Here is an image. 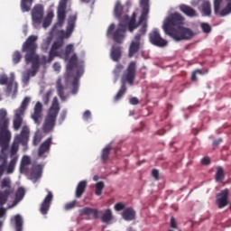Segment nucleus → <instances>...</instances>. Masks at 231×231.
<instances>
[{
    "instance_id": "nucleus-59",
    "label": "nucleus",
    "mask_w": 231,
    "mask_h": 231,
    "mask_svg": "<svg viewBox=\"0 0 231 231\" xmlns=\"http://www.w3.org/2000/svg\"><path fill=\"white\" fill-rule=\"evenodd\" d=\"M152 176L154 178V180H156V181H158V180H160V171L156 169H153L152 171Z\"/></svg>"
},
{
    "instance_id": "nucleus-35",
    "label": "nucleus",
    "mask_w": 231,
    "mask_h": 231,
    "mask_svg": "<svg viewBox=\"0 0 231 231\" xmlns=\"http://www.w3.org/2000/svg\"><path fill=\"white\" fill-rule=\"evenodd\" d=\"M6 162H7V157L6 153L4 152L3 151L0 153V179L3 177V174H5V168L6 167Z\"/></svg>"
},
{
    "instance_id": "nucleus-60",
    "label": "nucleus",
    "mask_w": 231,
    "mask_h": 231,
    "mask_svg": "<svg viewBox=\"0 0 231 231\" xmlns=\"http://www.w3.org/2000/svg\"><path fill=\"white\" fill-rule=\"evenodd\" d=\"M30 77H31L30 74H28L27 72L24 73L23 75V84H28L30 82Z\"/></svg>"
},
{
    "instance_id": "nucleus-9",
    "label": "nucleus",
    "mask_w": 231,
    "mask_h": 231,
    "mask_svg": "<svg viewBox=\"0 0 231 231\" xmlns=\"http://www.w3.org/2000/svg\"><path fill=\"white\" fill-rule=\"evenodd\" d=\"M185 18L180 14H171L163 23L162 29L164 30V33L170 35L176 30L174 27H181L180 25L183 24Z\"/></svg>"
},
{
    "instance_id": "nucleus-61",
    "label": "nucleus",
    "mask_w": 231,
    "mask_h": 231,
    "mask_svg": "<svg viewBox=\"0 0 231 231\" xmlns=\"http://www.w3.org/2000/svg\"><path fill=\"white\" fill-rule=\"evenodd\" d=\"M89 118H91V111L87 110L83 114V120L88 121V120H89Z\"/></svg>"
},
{
    "instance_id": "nucleus-50",
    "label": "nucleus",
    "mask_w": 231,
    "mask_h": 231,
    "mask_svg": "<svg viewBox=\"0 0 231 231\" xmlns=\"http://www.w3.org/2000/svg\"><path fill=\"white\" fill-rule=\"evenodd\" d=\"M122 69H124V65L122 64H117L113 71L116 79H118V77H120V73H122Z\"/></svg>"
},
{
    "instance_id": "nucleus-10",
    "label": "nucleus",
    "mask_w": 231,
    "mask_h": 231,
    "mask_svg": "<svg viewBox=\"0 0 231 231\" xmlns=\"http://www.w3.org/2000/svg\"><path fill=\"white\" fill-rule=\"evenodd\" d=\"M214 14L218 17H226L231 14V0H214Z\"/></svg>"
},
{
    "instance_id": "nucleus-44",
    "label": "nucleus",
    "mask_w": 231,
    "mask_h": 231,
    "mask_svg": "<svg viewBox=\"0 0 231 231\" xmlns=\"http://www.w3.org/2000/svg\"><path fill=\"white\" fill-rule=\"evenodd\" d=\"M215 180L217 182L225 180V171L221 167L217 168Z\"/></svg>"
},
{
    "instance_id": "nucleus-51",
    "label": "nucleus",
    "mask_w": 231,
    "mask_h": 231,
    "mask_svg": "<svg viewBox=\"0 0 231 231\" xmlns=\"http://www.w3.org/2000/svg\"><path fill=\"white\" fill-rule=\"evenodd\" d=\"M78 204H79V201L72 200L71 202H68L67 204H65L64 209L65 210H73V208H75V207H77Z\"/></svg>"
},
{
    "instance_id": "nucleus-28",
    "label": "nucleus",
    "mask_w": 231,
    "mask_h": 231,
    "mask_svg": "<svg viewBox=\"0 0 231 231\" xmlns=\"http://www.w3.org/2000/svg\"><path fill=\"white\" fill-rule=\"evenodd\" d=\"M32 63V69L27 71L29 77H35L39 69L41 68V60H32L29 61V64Z\"/></svg>"
},
{
    "instance_id": "nucleus-24",
    "label": "nucleus",
    "mask_w": 231,
    "mask_h": 231,
    "mask_svg": "<svg viewBox=\"0 0 231 231\" xmlns=\"http://www.w3.org/2000/svg\"><path fill=\"white\" fill-rule=\"evenodd\" d=\"M42 176V166L41 164H32L31 171V180L35 183Z\"/></svg>"
},
{
    "instance_id": "nucleus-20",
    "label": "nucleus",
    "mask_w": 231,
    "mask_h": 231,
    "mask_svg": "<svg viewBox=\"0 0 231 231\" xmlns=\"http://www.w3.org/2000/svg\"><path fill=\"white\" fill-rule=\"evenodd\" d=\"M32 118L33 122L37 124V125L41 124V120L42 119V102L38 101L34 106Z\"/></svg>"
},
{
    "instance_id": "nucleus-45",
    "label": "nucleus",
    "mask_w": 231,
    "mask_h": 231,
    "mask_svg": "<svg viewBox=\"0 0 231 231\" xmlns=\"http://www.w3.org/2000/svg\"><path fill=\"white\" fill-rule=\"evenodd\" d=\"M24 194H25V191H24V188H18V189L16 190V193H15V201L18 203L19 201H22L23 198H24Z\"/></svg>"
},
{
    "instance_id": "nucleus-3",
    "label": "nucleus",
    "mask_w": 231,
    "mask_h": 231,
    "mask_svg": "<svg viewBox=\"0 0 231 231\" xmlns=\"http://www.w3.org/2000/svg\"><path fill=\"white\" fill-rule=\"evenodd\" d=\"M12 140V132L10 131V118L6 109H0V147H8Z\"/></svg>"
},
{
    "instance_id": "nucleus-29",
    "label": "nucleus",
    "mask_w": 231,
    "mask_h": 231,
    "mask_svg": "<svg viewBox=\"0 0 231 231\" xmlns=\"http://www.w3.org/2000/svg\"><path fill=\"white\" fill-rule=\"evenodd\" d=\"M80 216H92L94 219H98V209L91 208H83L79 210Z\"/></svg>"
},
{
    "instance_id": "nucleus-46",
    "label": "nucleus",
    "mask_w": 231,
    "mask_h": 231,
    "mask_svg": "<svg viewBox=\"0 0 231 231\" xmlns=\"http://www.w3.org/2000/svg\"><path fill=\"white\" fill-rule=\"evenodd\" d=\"M51 95H53V89H49L43 96H42V102L45 106L50 104V98H51Z\"/></svg>"
},
{
    "instance_id": "nucleus-31",
    "label": "nucleus",
    "mask_w": 231,
    "mask_h": 231,
    "mask_svg": "<svg viewBox=\"0 0 231 231\" xmlns=\"http://www.w3.org/2000/svg\"><path fill=\"white\" fill-rule=\"evenodd\" d=\"M0 189L4 190H8L9 194L14 193V189H12V180L10 179V177H5L1 180Z\"/></svg>"
},
{
    "instance_id": "nucleus-17",
    "label": "nucleus",
    "mask_w": 231,
    "mask_h": 231,
    "mask_svg": "<svg viewBox=\"0 0 231 231\" xmlns=\"http://www.w3.org/2000/svg\"><path fill=\"white\" fill-rule=\"evenodd\" d=\"M53 138H47L39 147L38 149V156L39 158H46V154H50V149H51V142Z\"/></svg>"
},
{
    "instance_id": "nucleus-7",
    "label": "nucleus",
    "mask_w": 231,
    "mask_h": 231,
    "mask_svg": "<svg viewBox=\"0 0 231 231\" xmlns=\"http://www.w3.org/2000/svg\"><path fill=\"white\" fill-rule=\"evenodd\" d=\"M22 51L26 53L24 56L26 64H30V60H41L37 54V36H29L22 46Z\"/></svg>"
},
{
    "instance_id": "nucleus-5",
    "label": "nucleus",
    "mask_w": 231,
    "mask_h": 231,
    "mask_svg": "<svg viewBox=\"0 0 231 231\" xmlns=\"http://www.w3.org/2000/svg\"><path fill=\"white\" fill-rule=\"evenodd\" d=\"M77 23V14H73L69 16L67 31H60L59 37L60 39L53 42L51 51L54 53H59V50L64 46V39H69L71 37V33H73L75 30V24Z\"/></svg>"
},
{
    "instance_id": "nucleus-37",
    "label": "nucleus",
    "mask_w": 231,
    "mask_h": 231,
    "mask_svg": "<svg viewBox=\"0 0 231 231\" xmlns=\"http://www.w3.org/2000/svg\"><path fill=\"white\" fill-rule=\"evenodd\" d=\"M111 146H106L101 152V162L102 163H107L109 160V154H111Z\"/></svg>"
},
{
    "instance_id": "nucleus-42",
    "label": "nucleus",
    "mask_w": 231,
    "mask_h": 231,
    "mask_svg": "<svg viewBox=\"0 0 231 231\" xmlns=\"http://www.w3.org/2000/svg\"><path fill=\"white\" fill-rule=\"evenodd\" d=\"M51 21H53V13H48L46 17L43 19L42 28H49L51 24Z\"/></svg>"
},
{
    "instance_id": "nucleus-6",
    "label": "nucleus",
    "mask_w": 231,
    "mask_h": 231,
    "mask_svg": "<svg viewBox=\"0 0 231 231\" xmlns=\"http://www.w3.org/2000/svg\"><path fill=\"white\" fill-rule=\"evenodd\" d=\"M150 0H139L140 8H142L141 16L139 18L138 23H136V13L134 12L131 18L128 21V30L131 33L140 26V24H143L144 21H147V17L149 15V12L151 10V5H149Z\"/></svg>"
},
{
    "instance_id": "nucleus-39",
    "label": "nucleus",
    "mask_w": 231,
    "mask_h": 231,
    "mask_svg": "<svg viewBox=\"0 0 231 231\" xmlns=\"http://www.w3.org/2000/svg\"><path fill=\"white\" fill-rule=\"evenodd\" d=\"M18 158H19L18 156H15L11 159V161L7 166V169H6L7 174H14V171H15V165H17Z\"/></svg>"
},
{
    "instance_id": "nucleus-40",
    "label": "nucleus",
    "mask_w": 231,
    "mask_h": 231,
    "mask_svg": "<svg viewBox=\"0 0 231 231\" xmlns=\"http://www.w3.org/2000/svg\"><path fill=\"white\" fill-rule=\"evenodd\" d=\"M10 194L11 193L9 190L0 191V207L6 205L8 198H10Z\"/></svg>"
},
{
    "instance_id": "nucleus-22",
    "label": "nucleus",
    "mask_w": 231,
    "mask_h": 231,
    "mask_svg": "<svg viewBox=\"0 0 231 231\" xmlns=\"http://www.w3.org/2000/svg\"><path fill=\"white\" fill-rule=\"evenodd\" d=\"M179 10L187 17H198V11H196V9L192 8L190 5L181 4L179 5Z\"/></svg>"
},
{
    "instance_id": "nucleus-25",
    "label": "nucleus",
    "mask_w": 231,
    "mask_h": 231,
    "mask_svg": "<svg viewBox=\"0 0 231 231\" xmlns=\"http://www.w3.org/2000/svg\"><path fill=\"white\" fill-rule=\"evenodd\" d=\"M23 116H24V114H21V112L15 111L14 119H13V129L14 131H19L23 125Z\"/></svg>"
},
{
    "instance_id": "nucleus-34",
    "label": "nucleus",
    "mask_w": 231,
    "mask_h": 231,
    "mask_svg": "<svg viewBox=\"0 0 231 231\" xmlns=\"http://www.w3.org/2000/svg\"><path fill=\"white\" fill-rule=\"evenodd\" d=\"M201 6H202L203 15H206L207 17L210 16L212 14V8L210 5V2L208 0H203Z\"/></svg>"
},
{
    "instance_id": "nucleus-33",
    "label": "nucleus",
    "mask_w": 231,
    "mask_h": 231,
    "mask_svg": "<svg viewBox=\"0 0 231 231\" xmlns=\"http://www.w3.org/2000/svg\"><path fill=\"white\" fill-rule=\"evenodd\" d=\"M101 221L102 223H106V225H109V223L113 221V211L109 208L106 209L101 216Z\"/></svg>"
},
{
    "instance_id": "nucleus-1",
    "label": "nucleus",
    "mask_w": 231,
    "mask_h": 231,
    "mask_svg": "<svg viewBox=\"0 0 231 231\" xmlns=\"http://www.w3.org/2000/svg\"><path fill=\"white\" fill-rule=\"evenodd\" d=\"M73 51H75L74 45L71 43L68 44L63 52V59L64 60H69L65 72L66 82H69L71 80V77H73L71 93L72 95H77V93H79V82L80 80V77L84 75V69L82 67L78 68L76 75L74 74V69L79 64V57H77V54L75 53L72 54ZM70 54H72V56L69 58Z\"/></svg>"
},
{
    "instance_id": "nucleus-64",
    "label": "nucleus",
    "mask_w": 231,
    "mask_h": 231,
    "mask_svg": "<svg viewBox=\"0 0 231 231\" xmlns=\"http://www.w3.org/2000/svg\"><path fill=\"white\" fill-rule=\"evenodd\" d=\"M139 102L140 101L137 99V97L130 98V104H132V106H138Z\"/></svg>"
},
{
    "instance_id": "nucleus-16",
    "label": "nucleus",
    "mask_w": 231,
    "mask_h": 231,
    "mask_svg": "<svg viewBox=\"0 0 231 231\" xmlns=\"http://www.w3.org/2000/svg\"><path fill=\"white\" fill-rule=\"evenodd\" d=\"M53 201V193L51 191H48L47 196L44 198L43 201L40 206V212L42 216H46L50 211V208L51 207V202Z\"/></svg>"
},
{
    "instance_id": "nucleus-47",
    "label": "nucleus",
    "mask_w": 231,
    "mask_h": 231,
    "mask_svg": "<svg viewBox=\"0 0 231 231\" xmlns=\"http://www.w3.org/2000/svg\"><path fill=\"white\" fill-rule=\"evenodd\" d=\"M105 187L106 185L104 184V181H98L96 184V190H95L96 196H102V190H104Z\"/></svg>"
},
{
    "instance_id": "nucleus-12",
    "label": "nucleus",
    "mask_w": 231,
    "mask_h": 231,
    "mask_svg": "<svg viewBox=\"0 0 231 231\" xmlns=\"http://www.w3.org/2000/svg\"><path fill=\"white\" fill-rule=\"evenodd\" d=\"M168 35L172 37L174 41H190L194 37V32L187 27H178Z\"/></svg>"
},
{
    "instance_id": "nucleus-57",
    "label": "nucleus",
    "mask_w": 231,
    "mask_h": 231,
    "mask_svg": "<svg viewBox=\"0 0 231 231\" xmlns=\"http://www.w3.org/2000/svg\"><path fill=\"white\" fill-rule=\"evenodd\" d=\"M125 208V204L119 202L115 205V210L120 212V210H124Z\"/></svg>"
},
{
    "instance_id": "nucleus-36",
    "label": "nucleus",
    "mask_w": 231,
    "mask_h": 231,
    "mask_svg": "<svg viewBox=\"0 0 231 231\" xmlns=\"http://www.w3.org/2000/svg\"><path fill=\"white\" fill-rule=\"evenodd\" d=\"M15 223V230L16 231H23V217L21 215H16L11 218V223Z\"/></svg>"
},
{
    "instance_id": "nucleus-27",
    "label": "nucleus",
    "mask_w": 231,
    "mask_h": 231,
    "mask_svg": "<svg viewBox=\"0 0 231 231\" xmlns=\"http://www.w3.org/2000/svg\"><path fill=\"white\" fill-rule=\"evenodd\" d=\"M122 217L125 221H133L136 219V211L133 208H127L123 211Z\"/></svg>"
},
{
    "instance_id": "nucleus-62",
    "label": "nucleus",
    "mask_w": 231,
    "mask_h": 231,
    "mask_svg": "<svg viewBox=\"0 0 231 231\" xmlns=\"http://www.w3.org/2000/svg\"><path fill=\"white\" fill-rule=\"evenodd\" d=\"M201 164H202V165H210V158H208V157H204V158L201 160Z\"/></svg>"
},
{
    "instance_id": "nucleus-14",
    "label": "nucleus",
    "mask_w": 231,
    "mask_h": 231,
    "mask_svg": "<svg viewBox=\"0 0 231 231\" xmlns=\"http://www.w3.org/2000/svg\"><path fill=\"white\" fill-rule=\"evenodd\" d=\"M66 8H68L66 1L60 2L57 11L58 22L53 26L52 32H56L58 28H62L64 22L66 21Z\"/></svg>"
},
{
    "instance_id": "nucleus-4",
    "label": "nucleus",
    "mask_w": 231,
    "mask_h": 231,
    "mask_svg": "<svg viewBox=\"0 0 231 231\" xmlns=\"http://www.w3.org/2000/svg\"><path fill=\"white\" fill-rule=\"evenodd\" d=\"M60 111V104L59 103V98L54 97L51 107L48 110L47 116L45 117L44 124L42 125L43 133H51L55 127L57 122V116Z\"/></svg>"
},
{
    "instance_id": "nucleus-41",
    "label": "nucleus",
    "mask_w": 231,
    "mask_h": 231,
    "mask_svg": "<svg viewBox=\"0 0 231 231\" xmlns=\"http://www.w3.org/2000/svg\"><path fill=\"white\" fill-rule=\"evenodd\" d=\"M32 163V160L28 156H23L22 159L21 164H20V171L25 172L26 171V166L30 165Z\"/></svg>"
},
{
    "instance_id": "nucleus-48",
    "label": "nucleus",
    "mask_w": 231,
    "mask_h": 231,
    "mask_svg": "<svg viewBox=\"0 0 231 231\" xmlns=\"http://www.w3.org/2000/svg\"><path fill=\"white\" fill-rule=\"evenodd\" d=\"M12 59H13L14 64H19V62H21V60L23 59V55L19 51H15L13 53Z\"/></svg>"
},
{
    "instance_id": "nucleus-63",
    "label": "nucleus",
    "mask_w": 231,
    "mask_h": 231,
    "mask_svg": "<svg viewBox=\"0 0 231 231\" xmlns=\"http://www.w3.org/2000/svg\"><path fill=\"white\" fill-rule=\"evenodd\" d=\"M223 142L222 138H218L213 141V147H218L219 144Z\"/></svg>"
},
{
    "instance_id": "nucleus-11",
    "label": "nucleus",
    "mask_w": 231,
    "mask_h": 231,
    "mask_svg": "<svg viewBox=\"0 0 231 231\" xmlns=\"http://www.w3.org/2000/svg\"><path fill=\"white\" fill-rule=\"evenodd\" d=\"M125 32H127V26L124 23H119L118 28L115 31V23H111L107 29L106 35H112L113 40L117 44H122L125 37Z\"/></svg>"
},
{
    "instance_id": "nucleus-30",
    "label": "nucleus",
    "mask_w": 231,
    "mask_h": 231,
    "mask_svg": "<svg viewBox=\"0 0 231 231\" xmlns=\"http://www.w3.org/2000/svg\"><path fill=\"white\" fill-rule=\"evenodd\" d=\"M88 187V181L81 180L79 182L77 188H76V198L80 199L82 198L83 194L86 192V189Z\"/></svg>"
},
{
    "instance_id": "nucleus-26",
    "label": "nucleus",
    "mask_w": 231,
    "mask_h": 231,
    "mask_svg": "<svg viewBox=\"0 0 231 231\" xmlns=\"http://www.w3.org/2000/svg\"><path fill=\"white\" fill-rule=\"evenodd\" d=\"M56 89H57V94L60 97L61 102H66L68 100V97L64 95V86L62 85V79H58L56 81Z\"/></svg>"
},
{
    "instance_id": "nucleus-2",
    "label": "nucleus",
    "mask_w": 231,
    "mask_h": 231,
    "mask_svg": "<svg viewBox=\"0 0 231 231\" xmlns=\"http://www.w3.org/2000/svg\"><path fill=\"white\" fill-rule=\"evenodd\" d=\"M136 61H131L126 67V69L123 71V74L121 76L122 85L117 94L114 97L115 102H118V100H120V98H122V97L125 95L127 91V87H125L126 82L130 86H133V84H134V80H136Z\"/></svg>"
},
{
    "instance_id": "nucleus-43",
    "label": "nucleus",
    "mask_w": 231,
    "mask_h": 231,
    "mask_svg": "<svg viewBox=\"0 0 231 231\" xmlns=\"http://www.w3.org/2000/svg\"><path fill=\"white\" fill-rule=\"evenodd\" d=\"M30 97H26L23 98L21 106L19 107V109L16 110V112L23 114L24 115V111H26V107H28V104H30Z\"/></svg>"
},
{
    "instance_id": "nucleus-8",
    "label": "nucleus",
    "mask_w": 231,
    "mask_h": 231,
    "mask_svg": "<svg viewBox=\"0 0 231 231\" xmlns=\"http://www.w3.org/2000/svg\"><path fill=\"white\" fill-rule=\"evenodd\" d=\"M30 140V128L28 125H24L22 128L20 134L15 135L14 143L11 146V158H15L19 151V143H22L23 147H26L28 141Z\"/></svg>"
},
{
    "instance_id": "nucleus-21",
    "label": "nucleus",
    "mask_w": 231,
    "mask_h": 231,
    "mask_svg": "<svg viewBox=\"0 0 231 231\" xmlns=\"http://www.w3.org/2000/svg\"><path fill=\"white\" fill-rule=\"evenodd\" d=\"M14 80H15V77L11 76L10 81L7 84V87L5 89V93H6L7 97H10V95H12V90L14 89L13 90V97L14 98H15V97L17 96V88H18V84Z\"/></svg>"
},
{
    "instance_id": "nucleus-49",
    "label": "nucleus",
    "mask_w": 231,
    "mask_h": 231,
    "mask_svg": "<svg viewBox=\"0 0 231 231\" xmlns=\"http://www.w3.org/2000/svg\"><path fill=\"white\" fill-rule=\"evenodd\" d=\"M200 28L203 33H210V32H212V26H210V24L208 23H202L200 24Z\"/></svg>"
},
{
    "instance_id": "nucleus-23",
    "label": "nucleus",
    "mask_w": 231,
    "mask_h": 231,
    "mask_svg": "<svg viewBox=\"0 0 231 231\" xmlns=\"http://www.w3.org/2000/svg\"><path fill=\"white\" fill-rule=\"evenodd\" d=\"M110 57L114 62H118L122 59V46L114 44L111 48Z\"/></svg>"
},
{
    "instance_id": "nucleus-18",
    "label": "nucleus",
    "mask_w": 231,
    "mask_h": 231,
    "mask_svg": "<svg viewBox=\"0 0 231 231\" xmlns=\"http://www.w3.org/2000/svg\"><path fill=\"white\" fill-rule=\"evenodd\" d=\"M228 189H223L217 195V205L218 208H225L228 205Z\"/></svg>"
},
{
    "instance_id": "nucleus-13",
    "label": "nucleus",
    "mask_w": 231,
    "mask_h": 231,
    "mask_svg": "<svg viewBox=\"0 0 231 231\" xmlns=\"http://www.w3.org/2000/svg\"><path fill=\"white\" fill-rule=\"evenodd\" d=\"M33 28H40L44 19V6L36 5L31 13Z\"/></svg>"
},
{
    "instance_id": "nucleus-19",
    "label": "nucleus",
    "mask_w": 231,
    "mask_h": 231,
    "mask_svg": "<svg viewBox=\"0 0 231 231\" xmlns=\"http://www.w3.org/2000/svg\"><path fill=\"white\" fill-rule=\"evenodd\" d=\"M140 34L135 35L134 37V40L131 42L128 49L129 59H132V57H134L135 53H138V51H140Z\"/></svg>"
},
{
    "instance_id": "nucleus-52",
    "label": "nucleus",
    "mask_w": 231,
    "mask_h": 231,
    "mask_svg": "<svg viewBox=\"0 0 231 231\" xmlns=\"http://www.w3.org/2000/svg\"><path fill=\"white\" fill-rule=\"evenodd\" d=\"M147 33V23H143L141 29L139 30V33L135 35H140V41H142V36Z\"/></svg>"
},
{
    "instance_id": "nucleus-54",
    "label": "nucleus",
    "mask_w": 231,
    "mask_h": 231,
    "mask_svg": "<svg viewBox=\"0 0 231 231\" xmlns=\"http://www.w3.org/2000/svg\"><path fill=\"white\" fill-rule=\"evenodd\" d=\"M203 75V71L201 69H197L192 72L191 74V80L192 82H196L198 80V77L196 75Z\"/></svg>"
},
{
    "instance_id": "nucleus-58",
    "label": "nucleus",
    "mask_w": 231,
    "mask_h": 231,
    "mask_svg": "<svg viewBox=\"0 0 231 231\" xmlns=\"http://www.w3.org/2000/svg\"><path fill=\"white\" fill-rule=\"evenodd\" d=\"M129 15H125L119 24H124L125 26H129ZM127 24V25H126Z\"/></svg>"
},
{
    "instance_id": "nucleus-15",
    "label": "nucleus",
    "mask_w": 231,
    "mask_h": 231,
    "mask_svg": "<svg viewBox=\"0 0 231 231\" xmlns=\"http://www.w3.org/2000/svg\"><path fill=\"white\" fill-rule=\"evenodd\" d=\"M150 42L153 44V46H157L158 48H165L169 44V42L167 40L162 38V35H160V32L158 30H153L149 34Z\"/></svg>"
},
{
    "instance_id": "nucleus-55",
    "label": "nucleus",
    "mask_w": 231,
    "mask_h": 231,
    "mask_svg": "<svg viewBox=\"0 0 231 231\" xmlns=\"http://www.w3.org/2000/svg\"><path fill=\"white\" fill-rule=\"evenodd\" d=\"M66 116H68V110L63 109L60 115V118H59L60 124H62V122H64V120H66Z\"/></svg>"
},
{
    "instance_id": "nucleus-56",
    "label": "nucleus",
    "mask_w": 231,
    "mask_h": 231,
    "mask_svg": "<svg viewBox=\"0 0 231 231\" xmlns=\"http://www.w3.org/2000/svg\"><path fill=\"white\" fill-rule=\"evenodd\" d=\"M59 56V52H53V51H49V58L47 59L48 62H51L55 57Z\"/></svg>"
},
{
    "instance_id": "nucleus-38",
    "label": "nucleus",
    "mask_w": 231,
    "mask_h": 231,
    "mask_svg": "<svg viewBox=\"0 0 231 231\" xmlns=\"http://www.w3.org/2000/svg\"><path fill=\"white\" fill-rule=\"evenodd\" d=\"M32 5H33V0H21L22 12H30L32 10Z\"/></svg>"
},
{
    "instance_id": "nucleus-32",
    "label": "nucleus",
    "mask_w": 231,
    "mask_h": 231,
    "mask_svg": "<svg viewBox=\"0 0 231 231\" xmlns=\"http://www.w3.org/2000/svg\"><path fill=\"white\" fill-rule=\"evenodd\" d=\"M114 15L116 19H122V15H124V5L120 2V0H117L116 2L115 7H114Z\"/></svg>"
},
{
    "instance_id": "nucleus-53",
    "label": "nucleus",
    "mask_w": 231,
    "mask_h": 231,
    "mask_svg": "<svg viewBox=\"0 0 231 231\" xmlns=\"http://www.w3.org/2000/svg\"><path fill=\"white\" fill-rule=\"evenodd\" d=\"M8 80H10V78L6 74H1L0 75V85L5 86L8 84Z\"/></svg>"
}]
</instances>
